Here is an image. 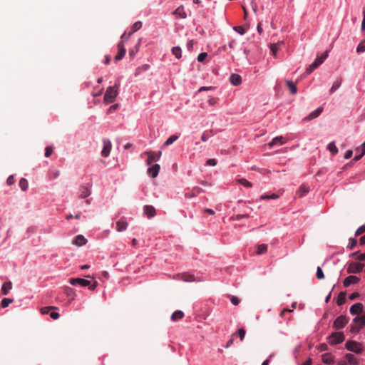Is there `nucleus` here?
Wrapping results in <instances>:
<instances>
[{"label": "nucleus", "mask_w": 365, "mask_h": 365, "mask_svg": "<svg viewBox=\"0 0 365 365\" xmlns=\"http://www.w3.org/2000/svg\"><path fill=\"white\" fill-rule=\"evenodd\" d=\"M328 342L330 345H336L342 343L344 339L345 336L344 334L342 332L338 331V332H333L328 338Z\"/></svg>", "instance_id": "obj_3"}, {"label": "nucleus", "mask_w": 365, "mask_h": 365, "mask_svg": "<svg viewBox=\"0 0 365 365\" xmlns=\"http://www.w3.org/2000/svg\"><path fill=\"white\" fill-rule=\"evenodd\" d=\"M357 53H362L365 51V40L360 42L356 48Z\"/></svg>", "instance_id": "obj_43"}, {"label": "nucleus", "mask_w": 365, "mask_h": 365, "mask_svg": "<svg viewBox=\"0 0 365 365\" xmlns=\"http://www.w3.org/2000/svg\"><path fill=\"white\" fill-rule=\"evenodd\" d=\"M56 309V307H48L42 308L41 309V314H48V310L49 309Z\"/></svg>", "instance_id": "obj_58"}, {"label": "nucleus", "mask_w": 365, "mask_h": 365, "mask_svg": "<svg viewBox=\"0 0 365 365\" xmlns=\"http://www.w3.org/2000/svg\"><path fill=\"white\" fill-rule=\"evenodd\" d=\"M279 197V195L277 194H272L271 195H262L260 196V200H269V199H277Z\"/></svg>", "instance_id": "obj_42"}, {"label": "nucleus", "mask_w": 365, "mask_h": 365, "mask_svg": "<svg viewBox=\"0 0 365 365\" xmlns=\"http://www.w3.org/2000/svg\"><path fill=\"white\" fill-rule=\"evenodd\" d=\"M53 152V149L52 146H47L45 148V157L48 158L50 157Z\"/></svg>", "instance_id": "obj_48"}, {"label": "nucleus", "mask_w": 365, "mask_h": 365, "mask_svg": "<svg viewBox=\"0 0 365 365\" xmlns=\"http://www.w3.org/2000/svg\"><path fill=\"white\" fill-rule=\"evenodd\" d=\"M349 322V318L345 315L339 316L333 323V328L335 329H343Z\"/></svg>", "instance_id": "obj_5"}, {"label": "nucleus", "mask_w": 365, "mask_h": 365, "mask_svg": "<svg viewBox=\"0 0 365 365\" xmlns=\"http://www.w3.org/2000/svg\"><path fill=\"white\" fill-rule=\"evenodd\" d=\"M215 135L212 130H206L204 132L201 136V140L203 142H206L210 137Z\"/></svg>", "instance_id": "obj_31"}, {"label": "nucleus", "mask_w": 365, "mask_h": 365, "mask_svg": "<svg viewBox=\"0 0 365 365\" xmlns=\"http://www.w3.org/2000/svg\"><path fill=\"white\" fill-rule=\"evenodd\" d=\"M363 15H364V19H363L362 24H361V30L362 31L365 30V8L363 10Z\"/></svg>", "instance_id": "obj_64"}, {"label": "nucleus", "mask_w": 365, "mask_h": 365, "mask_svg": "<svg viewBox=\"0 0 365 365\" xmlns=\"http://www.w3.org/2000/svg\"><path fill=\"white\" fill-rule=\"evenodd\" d=\"M178 139V135H171L165 140L163 145L168 146V145H171L173 143H174L175 140H177Z\"/></svg>", "instance_id": "obj_35"}, {"label": "nucleus", "mask_w": 365, "mask_h": 365, "mask_svg": "<svg viewBox=\"0 0 365 365\" xmlns=\"http://www.w3.org/2000/svg\"><path fill=\"white\" fill-rule=\"evenodd\" d=\"M234 30L241 35L245 34V29L242 26H235Z\"/></svg>", "instance_id": "obj_56"}, {"label": "nucleus", "mask_w": 365, "mask_h": 365, "mask_svg": "<svg viewBox=\"0 0 365 365\" xmlns=\"http://www.w3.org/2000/svg\"><path fill=\"white\" fill-rule=\"evenodd\" d=\"M12 289V283L9 281L4 282L1 286V293L4 295H6L9 293V291Z\"/></svg>", "instance_id": "obj_23"}, {"label": "nucleus", "mask_w": 365, "mask_h": 365, "mask_svg": "<svg viewBox=\"0 0 365 365\" xmlns=\"http://www.w3.org/2000/svg\"><path fill=\"white\" fill-rule=\"evenodd\" d=\"M237 182L247 187H252V184L245 178H240L237 180Z\"/></svg>", "instance_id": "obj_40"}, {"label": "nucleus", "mask_w": 365, "mask_h": 365, "mask_svg": "<svg viewBox=\"0 0 365 365\" xmlns=\"http://www.w3.org/2000/svg\"><path fill=\"white\" fill-rule=\"evenodd\" d=\"M356 259L359 261H365V252L363 254H360L358 255V257L356 258Z\"/></svg>", "instance_id": "obj_63"}, {"label": "nucleus", "mask_w": 365, "mask_h": 365, "mask_svg": "<svg viewBox=\"0 0 365 365\" xmlns=\"http://www.w3.org/2000/svg\"><path fill=\"white\" fill-rule=\"evenodd\" d=\"M309 192V187L305 185H302L299 189L298 193L300 197H302Z\"/></svg>", "instance_id": "obj_33"}, {"label": "nucleus", "mask_w": 365, "mask_h": 365, "mask_svg": "<svg viewBox=\"0 0 365 365\" xmlns=\"http://www.w3.org/2000/svg\"><path fill=\"white\" fill-rule=\"evenodd\" d=\"M359 281V277L355 275H349L344 279L343 284L345 287H348L351 284H357Z\"/></svg>", "instance_id": "obj_9"}, {"label": "nucleus", "mask_w": 365, "mask_h": 365, "mask_svg": "<svg viewBox=\"0 0 365 365\" xmlns=\"http://www.w3.org/2000/svg\"><path fill=\"white\" fill-rule=\"evenodd\" d=\"M352 154H353V151L351 150H348L346 153H345V155H344V158L345 159H349L350 158L351 156H352Z\"/></svg>", "instance_id": "obj_61"}, {"label": "nucleus", "mask_w": 365, "mask_h": 365, "mask_svg": "<svg viewBox=\"0 0 365 365\" xmlns=\"http://www.w3.org/2000/svg\"><path fill=\"white\" fill-rule=\"evenodd\" d=\"M345 348L356 354H360L363 351L362 345L360 343L352 340H349L346 342Z\"/></svg>", "instance_id": "obj_4"}, {"label": "nucleus", "mask_w": 365, "mask_h": 365, "mask_svg": "<svg viewBox=\"0 0 365 365\" xmlns=\"http://www.w3.org/2000/svg\"><path fill=\"white\" fill-rule=\"evenodd\" d=\"M237 334L240 338V340L242 341L245 336V330L243 328H240L237 330Z\"/></svg>", "instance_id": "obj_52"}, {"label": "nucleus", "mask_w": 365, "mask_h": 365, "mask_svg": "<svg viewBox=\"0 0 365 365\" xmlns=\"http://www.w3.org/2000/svg\"><path fill=\"white\" fill-rule=\"evenodd\" d=\"M328 53L329 51H326L322 55H321L320 56H317L315 61L312 64H310L309 67L307 68V73L310 74L312 72H313V71L318 68L327 58Z\"/></svg>", "instance_id": "obj_2"}, {"label": "nucleus", "mask_w": 365, "mask_h": 365, "mask_svg": "<svg viewBox=\"0 0 365 365\" xmlns=\"http://www.w3.org/2000/svg\"><path fill=\"white\" fill-rule=\"evenodd\" d=\"M173 14L176 19H185L187 17L186 12L184 10L182 5L178 6L173 12Z\"/></svg>", "instance_id": "obj_14"}, {"label": "nucleus", "mask_w": 365, "mask_h": 365, "mask_svg": "<svg viewBox=\"0 0 365 365\" xmlns=\"http://www.w3.org/2000/svg\"><path fill=\"white\" fill-rule=\"evenodd\" d=\"M364 266V264L353 262L349 264L346 271L349 274L359 273L362 271Z\"/></svg>", "instance_id": "obj_6"}, {"label": "nucleus", "mask_w": 365, "mask_h": 365, "mask_svg": "<svg viewBox=\"0 0 365 365\" xmlns=\"http://www.w3.org/2000/svg\"><path fill=\"white\" fill-rule=\"evenodd\" d=\"M66 294L68 297H71V299L73 300L74 299V297H75V291L73 290V289L71 288V287H66Z\"/></svg>", "instance_id": "obj_41"}, {"label": "nucleus", "mask_w": 365, "mask_h": 365, "mask_svg": "<svg viewBox=\"0 0 365 365\" xmlns=\"http://www.w3.org/2000/svg\"><path fill=\"white\" fill-rule=\"evenodd\" d=\"M207 56V53L206 52L200 53L197 56V61L199 62H202Z\"/></svg>", "instance_id": "obj_53"}, {"label": "nucleus", "mask_w": 365, "mask_h": 365, "mask_svg": "<svg viewBox=\"0 0 365 365\" xmlns=\"http://www.w3.org/2000/svg\"><path fill=\"white\" fill-rule=\"evenodd\" d=\"M316 275L318 279H322L324 278L323 270L320 267H317Z\"/></svg>", "instance_id": "obj_44"}, {"label": "nucleus", "mask_w": 365, "mask_h": 365, "mask_svg": "<svg viewBox=\"0 0 365 365\" xmlns=\"http://www.w3.org/2000/svg\"><path fill=\"white\" fill-rule=\"evenodd\" d=\"M285 142L283 140V137L282 136H277V137H275L274 138L272 141H270L269 143H268V145L269 147H272L273 145H282L284 144Z\"/></svg>", "instance_id": "obj_25"}, {"label": "nucleus", "mask_w": 365, "mask_h": 365, "mask_svg": "<svg viewBox=\"0 0 365 365\" xmlns=\"http://www.w3.org/2000/svg\"><path fill=\"white\" fill-rule=\"evenodd\" d=\"M103 148L101 151V155L103 157L106 158L109 155L111 150V143L108 139H104L103 140Z\"/></svg>", "instance_id": "obj_10"}, {"label": "nucleus", "mask_w": 365, "mask_h": 365, "mask_svg": "<svg viewBox=\"0 0 365 365\" xmlns=\"http://www.w3.org/2000/svg\"><path fill=\"white\" fill-rule=\"evenodd\" d=\"M285 82L289 89L290 93L292 95L296 94L297 93V88L296 84L289 80H286Z\"/></svg>", "instance_id": "obj_24"}, {"label": "nucleus", "mask_w": 365, "mask_h": 365, "mask_svg": "<svg viewBox=\"0 0 365 365\" xmlns=\"http://www.w3.org/2000/svg\"><path fill=\"white\" fill-rule=\"evenodd\" d=\"M145 153L148 155V159L146 160V164L148 165H150L153 162L159 160L162 155L161 151H160L157 155H155V153L152 150L146 151Z\"/></svg>", "instance_id": "obj_7"}, {"label": "nucleus", "mask_w": 365, "mask_h": 365, "mask_svg": "<svg viewBox=\"0 0 365 365\" xmlns=\"http://www.w3.org/2000/svg\"><path fill=\"white\" fill-rule=\"evenodd\" d=\"M364 232H365V225H361L356 230L355 236H359Z\"/></svg>", "instance_id": "obj_51"}, {"label": "nucleus", "mask_w": 365, "mask_h": 365, "mask_svg": "<svg viewBox=\"0 0 365 365\" xmlns=\"http://www.w3.org/2000/svg\"><path fill=\"white\" fill-rule=\"evenodd\" d=\"M183 317H184V313L180 310H178L172 314L171 319L173 321H177L178 319H182Z\"/></svg>", "instance_id": "obj_30"}, {"label": "nucleus", "mask_w": 365, "mask_h": 365, "mask_svg": "<svg viewBox=\"0 0 365 365\" xmlns=\"http://www.w3.org/2000/svg\"><path fill=\"white\" fill-rule=\"evenodd\" d=\"M69 282L71 285H80L81 287H85L91 284V282L88 279L83 278H71Z\"/></svg>", "instance_id": "obj_8"}, {"label": "nucleus", "mask_w": 365, "mask_h": 365, "mask_svg": "<svg viewBox=\"0 0 365 365\" xmlns=\"http://www.w3.org/2000/svg\"><path fill=\"white\" fill-rule=\"evenodd\" d=\"M143 212L148 218L153 217L156 215L155 209L152 205H145Z\"/></svg>", "instance_id": "obj_15"}, {"label": "nucleus", "mask_w": 365, "mask_h": 365, "mask_svg": "<svg viewBox=\"0 0 365 365\" xmlns=\"http://www.w3.org/2000/svg\"><path fill=\"white\" fill-rule=\"evenodd\" d=\"M359 292H354L352 294H351L349 296V299L350 300H354L356 299H357L358 297H359Z\"/></svg>", "instance_id": "obj_55"}, {"label": "nucleus", "mask_w": 365, "mask_h": 365, "mask_svg": "<svg viewBox=\"0 0 365 365\" xmlns=\"http://www.w3.org/2000/svg\"><path fill=\"white\" fill-rule=\"evenodd\" d=\"M353 322L358 324L361 328L365 327V314L361 317H356Z\"/></svg>", "instance_id": "obj_28"}, {"label": "nucleus", "mask_w": 365, "mask_h": 365, "mask_svg": "<svg viewBox=\"0 0 365 365\" xmlns=\"http://www.w3.org/2000/svg\"><path fill=\"white\" fill-rule=\"evenodd\" d=\"M342 78L339 77L336 79V81L333 83L331 88H330V93H332L336 91L341 85Z\"/></svg>", "instance_id": "obj_29"}, {"label": "nucleus", "mask_w": 365, "mask_h": 365, "mask_svg": "<svg viewBox=\"0 0 365 365\" xmlns=\"http://www.w3.org/2000/svg\"><path fill=\"white\" fill-rule=\"evenodd\" d=\"M91 195V191L89 187L86 186H81L80 187V195L79 197L81 198H86Z\"/></svg>", "instance_id": "obj_22"}, {"label": "nucleus", "mask_w": 365, "mask_h": 365, "mask_svg": "<svg viewBox=\"0 0 365 365\" xmlns=\"http://www.w3.org/2000/svg\"><path fill=\"white\" fill-rule=\"evenodd\" d=\"M50 317L53 319H58L60 317V314L58 312H52L50 313Z\"/></svg>", "instance_id": "obj_60"}, {"label": "nucleus", "mask_w": 365, "mask_h": 365, "mask_svg": "<svg viewBox=\"0 0 365 365\" xmlns=\"http://www.w3.org/2000/svg\"><path fill=\"white\" fill-rule=\"evenodd\" d=\"M15 180H14V178L13 175H10L7 180H6V183L8 185H11L14 183Z\"/></svg>", "instance_id": "obj_57"}, {"label": "nucleus", "mask_w": 365, "mask_h": 365, "mask_svg": "<svg viewBox=\"0 0 365 365\" xmlns=\"http://www.w3.org/2000/svg\"><path fill=\"white\" fill-rule=\"evenodd\" d=\"M319 349L322 351H327L328 349V346L326 344H321L319 346Z\"/></svg>", "instance_id": "obj_62"}, {"label": "nucleus", "mask_w": 365, "mask_h": 365, "mask_svg": "<svg viewBox=\"0 0 365 365\" xmlns=\"http://www.w3.org/2000/svg\"><path fill=\"white\" fill-rule=\"evenodd\" d=\"M160 169V165L155 164L148 169V174L149 175H150L153 178H154L158 176Z\"/></svg>", "instance_id": "obj_16"}, {"label": "nucleus", "mask_w": 365, "mask_h": 365, "mask_svg": "<svg viewBox=\"0 0 365 365\" xmlns=\"http://www.w3.org/2000/svg\"><path fill=\"white\" fill-rule=\"evenodd\" d=\"M128 227V222L124 220H119L116 222V230L118 232L124 231L127 229Z\"/></svg>", "instance_id": "obj_26"}, {"label": "nucleus", "mask_w": 365, "mask_h": 365, "mask_svg": "<svg viewBox=\"0 0 365 365\" xmlns=\"http://www.w3.org/2000/svg\"><path fill=\"white\" fill-rule=\"evenodd\" d=\"M13 302L14 299L11 298H4L1 302V306L2 308H6Z\"/></svg>", "instance_id": "obj_38"}, {"label": "nucleus", "mask_w": 365, "mask_h": 365, "mask_svg": "<svg viewBox=\"0 0 365 365\" xmlns=\"http://www.w3.org/2000/svg\"><path fill=\"white\" fill-rule=\"evenodd\" d=\"M267 251V246L265 244H261L258 245L256 251L257 255H261L265 253Z\"/></svg>", "instance_id": "obj_37"}, {"label": "nucleus", "mask_w": 365, "mask_h": 365, "mask_svg": "<svg viewBox=\"0 0 365 365\" xmlns=\"http://www.w3.org/2000/svg\"><path fill=\"white\" fill-rule=\"evenodd\" d=\"M346 292H341L336 299V304L338 306H341L346 302Z\"/></svg>", "instance_id": "obj_27"}, {"label": "nucleus", "mask_w": 365, "mask_h": 365, "mask_svg": "<svg viewBox=\"0 0 365 365\" xmlns=\"http://www.w3.org/2000/svg\"><path fill=\"white\" fill-rule=\"evenodd\" d=\"M230 300H231V302L234 304V305H238L239 303H240V300L237 297H235V296H232L231 298H230Z\"/></svg>", "instance_id": "obj_59"}, {"label": "nucleus", "mask_w": 365, "mask_h": 365, "mask_svg": "<svg viewBox=\"0 0 365 365\" xmlns=\"http://www.w3.org/2000/svg\"><path fill=\"white\" fill-rule=\"evenodd\" d=\"M322 361L327 364H332L334 363V356L330 353H325L322 356Z\"/></svg>", "instance_id": "obj_20"}, {"label": "nucleus", "mask_w": 365, "mask_h": 365, "mask_svg": "<svg viewBox=\"0 0 365 365\" xmlns=\"http://www.w3.org/2000/svg\"><path fill=\"white\" fill-rule=\"evenodd\" d=\"M118 87L119 85L115 83L113 86H109L107 88L103 97L105 103L109 104L112 103L115 101L118 95Z\"/></svg>", "instance_id": "obj_1"}, {"label": "nucleus", "mask_w": 365, "mask_h": 365, "mask_svg": "<svg viewBox=\"0 0 365 365\" xmlns=\"http://www.w3.org/2000/svg\"><path fill=\"white\" fill-rule=\"evenodd\" d=\"M117 46H118V53L115 56V61H120V60H121L125 56V54L126 53V50L125 48L123 41L119 42L118 43Z\"/></svg>", "instance_id": "obj_11"}, {"label": "nucleus", "mask_w": 365, "mask_h": 365, "mask_svg": "<svg viewBox=\"0 0 365 365\" xmlns=\"http://www.w3.org/2000/svg\"><path fill=\"white\" fill-rule=\"evenodd\" d=\"M172 53L179 59L182 57V51L180 46H174L172 48Z\"/></svg>", "instance_id": "obj_32"}, {"label": "nucleus", "mask_w": 365, "mask_h": 365, "mask_svg": "<svg viewBox=\"0 0 365 365\" xmlns=\"http://www.w3.org/2000/svg\"><path fill=\"white\" fill-rule=\"evenodd\" d=\"M356 245H357V240H356V237H351L349 239V244L348 245L347 248H349V250H353L354 248H355Z\"/></svg>", "instance_id": "obj_39"}, {"label": "nucleus", "mask_w": 365, "mask_h": 365, "mask_svg": "<svg viewBox=\"0 0 365 365\" xmlns=\"http://www.w3.org/2000/svg\"><path fill=\"white\" fill-rule=\"evenodd\" d=\"M345 358L347 360L348 364L357 365L359 363L357 358L352 354H346Z\"/></svg>", "instance_id": "obj_21"}, {"label": "nucleus", "mask_w": 365, "mask_h": 365, "mask_svg": "<svg viewBox=\"0 0 365 365\" xmlns=\"http://www.w3.org/2000/svg\"><path fill=\"white\" fill-rule=\"evenodd\" d=\"M363 310L364 305L360 302H357L350 307L349 312L351 314L356 315L363 312Z\"/></svg>", "instance_id": "obj_12"}, {"label": "nucleus", "mask_w": 365, "mask_h": 365, "mask_svg": "<svg viewBox=\"0 0 365 365\" xmlns=\"http://www.w3.org/2000/svg\"><path fill=\"white\" fill-rule=\"evenodd\" d=\"M182 279L185 282H193L195 281V277L192 274H183Z\"/></svg>", "instance_id": "obj_45"}, {"label": "nucleus", "mask_w": 365, "mask_h": 365, "mask_svg": "<svg viewBox=\"0 0 365 365\" xmlns=\"http://www.w3.org/2000/svg\"><path fill=\"white\" fill-rule=\"evenodd\" d=\"M327 149L333 155L338 153V148H336L334 141H332L328 144Z\"/></svg>", "instance_id": "obj_34"}, {"label": "nucleus", "mask_w": 365, "mask_h": 365, "mask_svg": "<svg viewBox=\"0 0 365 365\" xmlns=\"http://www.w3.org/2000/svg\"><path fill=\"white\" fill-rule=\"evenodd\" d=\"M250 217V215L248 214H245V215H237L235 216H232L231 217V220H240L242 218H248Z\"/></svg>", "instance_id": "obj_49"}, {"label": "nucleus", "mask_w": 365, "mask_h": 365, "mask_svg": "<svg viewBox=\"0 0 365 365\" xmlns=\"http://www.w3.org/2000/svg\"><path fill=\"white\" fill-rule=\"evenodd\" d=\"M270 50L272 53L275 56L279 50L278 45L277 43H272L270 46Z\"/></svg>", "instance_id": "obj_50"}, {"label": "nucleus", "mask_w": 365, "mask_h": 365, "mask_svg": "<svg viewBox=\"0 0 365 365\" xmlns=\"http://www.w3.org/2000/svg\"><path fill=\"white\" fill-rule=\"evenodd\" d=\"M361 327L359 324H351L350 326V331L351 333H357Z\"/></svg>", "instance_id": "obj_46"}, {"label": "nucleus", "mask_w": 365, "mask_h": 365, "mask_svg": "<svg viewBox=\"0 0 365 365\" xmlns=\"http://www.w3.org/2000/svg\"><path fill=\"white\" fill-rule=\"evenodd\" d=\"M230 81L233 86H240L242 83V78L239 74L232 73L230 77Z\"/></svg>", "instance_id": "obj_17"}, {"label": "nucleus", "mask_w": 365, "mask_h": 365, "mask_svg": "<svg viewBox=\"0 0 365 365\" xmlns=\"http://www.w3.org/2000/svg\"><path fill=\"white\" fill-rule=\"evenodd\" d=\"M86 242H87V240L84 237V236H83L81 235H77L73 241V244H74L77 246L84 245L86 244Z\"/></svg>", "instance_id": "obj_18"}, {"label": "nucleus", "mask_w": 365, "mask_h": 365, "mask_svg": "<svg viewBox=\"0 0 365 365\" xmlns=\"http://www.w3.org/2000/svg\"><path fill=\"white\" fill-rule=\"evenodd\" d=\"M323 111V108L322 107H319L317 108L316 110H314V111H312L309 115H308L307 117H305L303 120L304 121H308V120H313L317 117H319L320 115V114L322 113Z\"/></svg>", "instance_id": "obj_13"}, {"label": "nucleus", "mask_w": 365, "mask_h": 365, "mask_svg": "<svg viewBox=\"0 0 365 365\" xmlns=\"http://www.w3.org/2000/svg\"><path fill=\"white\" fill-rule=\"evenodd\" d=\"M142 26V22L140 21H138L133 24L131 28V31L128 34V36L125 38V41L128 39V38L135 32L138 31Z\"/></svg>", "instance_id": "obj_19"}, {"label": "nucleus", "mask_w": 365, "mask_h": 365, "mask_svg": "<svg viewBox=\"0 0 365 365\" xmlns=\"http://www.w3.org/2000/svg\"><path fill=\"white\" fill-rule=\"evenodd\" d=\"M139 44L140 43L138 42V44L134 48L129 51V56L130 57L134 56L138 53L139 49Z\"/></svg>", "instance_id": "obj_47"}, {"label": "nucleus", "mask_w": 365, "mask_h": 365, "mask_svg": "<svg viewBox=\"0 0 365 365\" xmlns=\"http://www.w3.org/2000/svg\"><path fill=\"white\" fill-rule=\"evenodd\" d=\"M19 186L23 191H26L29 187V182L26 178H21L19 181Z\"/></svg>", "instance_id": "obj_36"}, {"label": "nucleus", "mask_w": 365, "mask_h": 365, "mask_svg": "<svg viewBox=\"0 0 365 365\" xmlns=\"http://www.w3.org/2000/svg\"><path fill=\"white\" fill-rule=\"evenodd\" d=\"M216 164H217V160L215 159H213V158L208 159L206 161V165H207L215 166V165H216Z\"/></svg>", "instance_id": "obj_54"}]
</instances>
